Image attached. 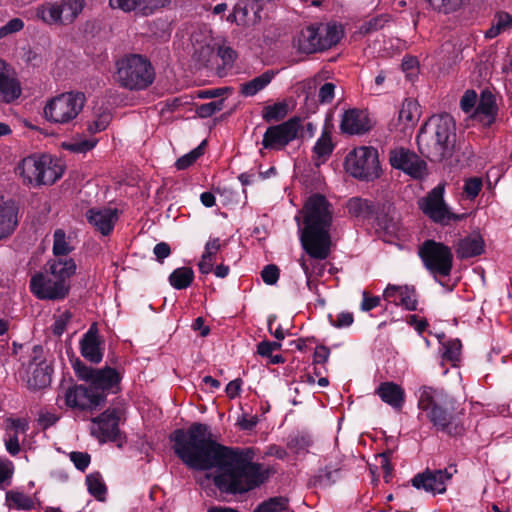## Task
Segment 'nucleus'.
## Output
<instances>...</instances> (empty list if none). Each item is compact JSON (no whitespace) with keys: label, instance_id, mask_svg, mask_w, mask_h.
<instances>
[{"label":"nucleus","instance_id":"1","mask_svg":"<svg viewBox=\"0 0 512 512\" xmlns=\"http://www.w3.org/2000/svg\"><path fill=\"white\" fill-rule=\"evenodd\" d=\"M175 455L190 469L207 471L216 468L213 483L220 492L244 494L263 484L268 470L254 463L251 448H232L214 439L209 427L192 423L187 429H176L169 436Z\"/></svg>","mask_w":512,"mask_h":512},{"label":"nucleus","instance_id":"2","mask_svg":"<svg viewBox=\"0 0 512 512\" xmlns=\"http://www.w3.org/2000/svg\"><path fill=\"white\" fill-rule=\"evenodd\" d=\"M304 227L300 241L304 251L315 260H325L330 255L332 225L331 205L320 194L312 195L303 207Z\"/></svg>","mask_w":512,"mask_h":512},{"label":"nucleus","instance_id":"3","mask_svg":"<svg viewBox=\"0 0 512 512\" xmlns=\"http://www.w3.org/2000/svg\"><path fill=\"white\" fill-rule=\"evenodd\" d=\"M416 141L420 154L430 162L450 160L459 150L454 118L447 113L432 115L420 127Z\"/></svg>","mask_w":512,"mask_h":512},{"label":"nucleus","instance_id":"4","mask_svg":"<svg viewBox=\"0 0 512 512\" xmlns=\"http://www.w3.org/2000/svg\"><path fill=\"white\" fill-rule=\"evenodd\" d=\"M116 81L123 88L142 90L154 81V69L150 61L139 54L126 55L116 62Z\"/></svg>","mask_w":512,"mask_h":512},{"label":"nucleus","instance_id":"5","mask_svg":"<svg viewBox=\"0 0 512 512\" xmlns=\"http://www.w3.org/2000/svg\"><path fill=\"white\" fill-rule=\"evenodd\" d=\"M346 171L353 177L371 181L381 174L378 150L374 147H359L351 151L345 159Z\"/></svg>","mask_w":512,"mask_h":512},{"label":"nucleus","instance_id":"6","mask_svg":"<svg viewBox=\"0 0 512 512\" xmlns=\"http://www.w3.org/2000/svg\"><path fill=\"white\" fill-rule=\"evenodd\" d=\"M85 102L86 97L82 92L62 93L46 104L44 114L52 122L69 123L79 115Z\"/></svg>","mask_w":512,"mask_h":512},{"label":"nucleus","instance_id":"7","mask_svg":"<svg viewBox=\"0 0 512 512\" xmlns=\"http://www.w3.org/2000/svg\"><path fill=\"white\" fill-rule=\"evenodd\" d=\"M419 256L433 275L443 277L450 275L453 267V254L450 247L429 239L419 247Z\"/></svg>","mask_w":512,"mask_h":512},{"label":"nucleus","instance_id":"8","mask_svg":"<svg viewBox=\"0 0 512 512\" xmlns=\"http://www.w3.org/2000/svg\"><path fill=\"white\" fill-rule=\"evenodd\" d=\"M444 184L433 188L425 197L419 199L420 210L435 223L449 225L451 221H460L467 217L466 213L455 214L450 212L443 198Z\"/></svg>","mask_w":512,"mask_h":512},{"label":"nucleus","instance_id":"9","mask_svg":"<svg viewBox=\"0 0 512 512\" xmlns=\"http://www.w3.org/2000/svg\"><path fill=\"white\" fill-rule=\"evenodd\" d=\"M451 403L442 393L435 394L432 388L423 387L418 406L421 410L429 411L428 417L435 426L446 430L453 421L452 412L447 407Z\"/></svg>","mask_w":512,"mask_h":512},{"label":"nucleus","instance_id":"10","mask_svg":"<svg viewBox=\"0 0 512 512\" xmlns=\"http://www.w3.org/2000/svg\"><path fill=\"white\" fill-rule=\"evenodd\" d=\"M73 368L78 378L89 382L94 390L103 392L105 396L106 392L115 393L119 389L120 375L111 367L95 369L77 359Z\"/></svg>","mask_w":512,"mask_h":512},{"label":"nucleus","instance_id":"11","mask_svg":"<svg viewBox=\"0 0 512 512\" xmlns=\"http://www.w3.org/2000/svg\"><path fill=\"white\" fill-rule=\"evenodd\" d=\"M302 128V119L294 116L285 122L269 126L263 135L262 146L269 150H282L297 139Z\"/></svg>","mask_w":512,"mask_h":512},{"label":"nucleus","instance_id":"12","mask_svg":"<svg viewBox=\"0 0 512 512\" xmlns=\"http://www.w3.org/2000/svg\"><path fill=\"white\" fill-rule=\"evenodd\" d=\"M120 411L118 409H107L99 416L91 419L93 426L90 429L91 435L101 443L115 442L118 447L122 446L124 436L119 429Z\"/></svg>","mask_w":512,"mask_h":512},{"label":"nucleus","instance_id":"13","mask_svg":"<svg viewBox=\"0 0 512 512\" xmlns=\"http://www.w3.org/2000/svg\"><path fill=\"white\" fill-rule=\"evenodd\" d=\"M389 162L395 169L402 170L415 179H421L427 172V164L414 151L397 147L389 151Z\"/></svg>","mask_w":512,"mask_h":512},{"label":"nucleus","instance_id":"14","mask_svg":"<svg viewBox=\"0 0 512 512\" xmlns=\"http://www.w3.org/2000/svg\"><path fill=\"white\" fill-rule=\"evenodd\" d=\"M65 403L71 408L92 411L104 405L105 395L101 391L94 390L90 384L89 386L75 385L66 391Z\"/></svg>","mask_w":512,"mask_h":512},{"label":"nucleus","instance_id":"15","mask_svg":"<svg viewBox=\"0 0 512 512\" xmlns=\"http://www.w3.org/2000/svg\"><path fill=\"white\" fill-rule=\"evenodd\" d=\"M456 472L457 469L455 466L438 470L427 468L422 473L416 474L412 478L411 484L416 489H423L433 494H442L446 491V482L450 480Z\"/></svg>","mask_w":512,"mask_h":512},{"label":"nucleus","instance_id":"16","mask_svg":"<svg viewBox=\"0 0 512 512\" xmlns=\"http://www.w3.org/2000/svg\"><path fill=\"white\" fill-rule=\"evenodd\" d=\"M69 284L53 278H46L42 273L30 280V289L39 299L57 300L68 295Z\"/></svg>","mask_w":512,"mask_h":512},{"label":"nucleus","instance_id":"17","mask_svg":"<svg viewBox=\"0 0 512 512\" xmlns=\"http://www.w3.org/2000/svg\"><path fill=\"white\" fill-rule=\"evenodd\" d=\"M170 0H109L112 8L124 12H135L142 16H149L156 10L170 4Z\"/></svg>","mask_w":512,"mask_h":512},{"label":"nucleus","instance_id":"18","mask_svg":"<svg viewBox=\"0 0 512 512\" xmlns=\"http://www.w3.org/2000/svg\"><path fill=\"white\" fill-rule=\"evenodd\" d=\"M88 222L102 235L112 231L117 219L118 210L111 208H91L86 212Z\"/></svg>","mask_w":512,"mask_h":512},{"label":"nucleus","instance_id":"19","mask_svg":"<svg viewBox=\"0 0 512 512\" xmlns=\"http://www.w3.org/2000/svg\"><path fill=\"white\" fill-rule=\"evenodd\" d=\"M100 344L101 340L98 335L97 324L93 323L80 341L82 356L91 363H99L103 357Z\"/></svg>","mask_w":512,"mask_h":512},{"label":"nucleus","instance_id":"20","mask_svg":"<svg viewBox=\"0 0 512 512\" xmlns=\"http://www.w3.org/2000/svg\"><path fill=\"white\" fill-rule=\"evenodd\" d=\"M294 47L304 54L323 51L320 28L308 26L302 29L294 42Z\"/></svg>","mask_w":512,"mask_h":512},{"label":"nucleus","instance_id":"21","mask_svg":"<svg viewBox=\"0 0 512 512\" xmlns=\"http://www.w3.org/2000/svg\"><path fill=\"white\" fill-rule=\"evenodd\" d=\"M340 130L344 134H363L370 130L367 116L358 109L347 110L342 117Z\"/></svg>","mask_w":512,"mask_h":512},{"label":"nucleus","instance_id":"22","mask_svg":"<svg viewBox=\"0 0 512 512\" xmlns=\"http://www.w3.org/2000/svg\"><path fill=\"white\" fill-rule=\"evenodd\" d=\"M261 4H255L251 0H242L234 7V22L237 25H255L261 20Z\"/></svg>","mask_w":512,"mask_h":512},{"label":"nucleus","instance_id":"23","mask_svg":"<svg viewBox=\"0 0 512 512\" xmlns=\"http://www.w3.org/2000/svg\"><path fill=\"white\" fill-rule=\"evenodd\" d=\"M419 119V107L416 102L405 100L399 110L397 122L390 124V130L399 129L402 133H406L408 129H412Z\"/></svg>","mask_w":512,"mask_h":512},{"label":"nucleus","instance_id":"24","mask_svg":"<svg viewBox=\"0 0 512 512\" xmlns=\"http://www.w3.org/2000/svg\"><path fill=\"white\" fill-rule=\"evenodd\" d=\"M376 394L395 409H401L405 400L404 390L394 382H383L376 389Z\"/></svg>","mask_w":512,"mask_h":512},{"label":"nucleus","instance_id":"25","mask_svg":"<svg viewBox=\"0 0 512 512\" xmlns=\"http://www.w3.org/2000/svg\"><path fill=\"white\" fill-rule=\"evenodd\" d=\"M42 166V157L29 156L24 158L17 166L16 170L22 177L23 183L30 185H39V178Z\"/></svg>","mask_w":512,"mask_h":512},{"label":"nucleus","instance_id":"26","mask_svg":"<svg viewBox=\"0 0 512 512\" xmlns=\"http://www.w3.org/2000/svg\"><path fill=\"white\" fill-rule=\"evenodd\" d=\"M375 220L380 228L388 233H394L397 229V218L394 206L389 202H377Z\"/></svg>","mask_w":512,"mask_h":512},{"label":"nucleus","instance_id":"27","mask_svg":"<svg viewBox=\"0 0 512 512\" xmlns=\"http://www.w3.org/2000/svg\"><path fill=\"white\" fill-rule=\"evenodd\" d=\"M484 252V240L480 235L460 239L456 246V255L460 259L476 257Z\"/></svg>","mask_w":512,"mask_h":512},{"label":"nucleus","instance_id":"28","mask_svg":"<svg viewBox=\"0 0 512 512\" xmlns=\"http://www.w3.org/2000/svg\"><path fill=\"white\" fill-rule=\"evenodd\" d=\"M18 225L17 207L14 203L0 205V240L10 236Z\"/></svg>","mask_w":512,"mask_h":512},{"label":"nucleus","instance_id":"29","mask_svg":"<svg viewBox=\"0 0 512 512\" xmlns=\"http://www.w3.org/2000/svg\"><path fill=\"white\" fill-rule=\"evenodd\" d=\"M47 266L52 277L64 283H68V279L76 271V264L72 258H56L48 261Z\"/></svg>","mask_w":512,"mask_h":512},{"label":"nucleus","instance_id":"30","mask_svg":"<svg viewBox=\"0 0 512 512\" xmlns=\"http://www.w3.org/2000/svg\"><path fill=\"white\" fill-rule=\"evenodd\" d=\"M53 369L50 365L34 366L28 368L27 386L31 390L46 388L51 383Z\"/></svg>","mask_w":512,"mask_h":512},{"label":"nucleus","instance_id":"31","mask_svg":"<svg viewBox=\"0 0 512 512\" xmlns=\"http://www.w3.org/2000/svg\"><path fill=\"white\" fill-rule=\"evenodd\" d=\"M398 294L400 303L409 311L417 308L416 292L413 287L408 286H388L384 292L386 297H394Z\"/></svg>","mask_w":512,"mask_h":512},{"label":"nucleus","instance_id":"32","mask_svg":"<svg viewBox=\"0 0 512 512\" xmlns=\"http://www.w3.org/2000/svg\"><path fill=\"white\" fill-rule=\"evenodd\" d=\"M21 95V85L17 78L10 76L7 71L0 78V100L11 103Z\"/></svg>","mask_w":512,"mask_h":512},{"label":"nucleus","instance_id":"33","mask_svg":"<svg viewBox=\"0 0 512 512\" xmlns=\"http://www.w3.org/2000/svg\"><path fill=\"white\" fill-rule=\"evenodd\" d=\"M377 202L362 198H352L347 203L348 212L357 218L371 219L376 212Z\"/></svg>","mask_w":512,"mask_h":512},{"label":"nucleus","instance_id":"34","mask_svg":"<svg viewBox=\"0 0 512 512\" xmlns=\"http://www.w3.org/2000/svg\"><path fill=\"white\" fill-rule=\"evenodd\" d=\"M274 75L275 72L273 70H267L260 76L241 84L240 93L246 97L254 96L271 82Z\"/></svg>","mask_w":512,"mask_h":512},{"label":"nucleus","instance_id":"35","mask_svg":"<svg viewBox=\"0 0 512 512\" xmlns=\"http://www.w3.org/2000/svg\"><path fill=\"white\" fill-rule=\"evenodd\" d=\"M36 17L48 25H64L58 3H46L36 9Z\"/></svg>","mask_w":512,"mask_h":512},{"label":"nucleus","instance_id":"36","mask_svg":"<svg viewBox=\"0 0 512 512\" xmlns=\"http://www.w3.org/2000/svg\"><path fill=\"white\" fill-rule=\"evenodd\" d=\"M58 5L64 25H70L82 13L86 3L84 0H62Z\"/></svg>","mask_w":512,"mask_h":512},{"label":"nucleus","instance_id":"37","mask_svg":"<svg viewBox=\"0 0 512 512\" xmlns=\"http://www.w3.org/2000/svg\"><path fill=\"white\" fill-rule=\"evenodd\" d=\"M510 28H512V16L504 11L497 12L492 20L491 27L485 32V37L488 39L495 38Z\"/></svg>","mask_w":512,"mask_h":512},{"label":"nucleus","instance_id":"38","mask_svg":"<svg viewBox=\"0 0 512 512\" xmlns=\"http://www.w3.org/2000/svg\"><path fill=\"white\" fill-rule=\"evenodd\" d=\"M340 471V467L328 465L310 479V485L317 487L335 484L340 478Z\"/></svg>","mask_w":512,"mask_h":512},{"label":"nucleus","instance_id":"39","mask_svg":"<svg viewBox=\"0 0 512 512\" xmlns=\"http://www.w3.org/2000/svg\"><path fill=\"white\" fill-rule=\"evenodd\" d=\"M496 114L495 98L491 92H482L480 102L476 107L475 117H481L482 115L487 119V123L490 124L494 120Z\"/></svg>","mask_w":512,"mask_h":512},{"label":"nucleus","instance_id":"40","mask_svg":"<svg viewBox=\"0 0 512 512\" xmlns=\"http://www.w3.org/2000/svg\"><path fill=\"white\" fill-rule=\"evenodd\" d=\"M194 279V272L189 267L175 269L169 276L170 284L178 290L186 289Z\"/></svg>","mask_w":512,"mask_h":512},{"label":"nucleus","instance_id":"41","mask_svg":"<svg viewBox=\"0 0 512 512\" xmlns=\"http://www.w3.org/2000/svg\"><path fill=\"white\" fill-rule=\"evenodd\" d=\"M61 176L62 168L56 165L52 166L51 161H48V158L43 156L39 185H51Z\"/></svg>","mask_w":512,"mask_h":512},{"label":"nucleus","instance_id":"42","mask_svg":"<svg viewBox=\"0 0 512 512\" xmlns=\"http://www.w3.org/2000/svg\"><path fill=\"white\" fill-rule=\"evenodd\" d=\"M289 499L283 496L271 497L260 503L253 512H287Z\"/></svg>","mask_w":512,"mask_h":512},{"label":"nucleus","instance_id":"43","mask_svg":"<svg viewBox=\"0 0 512 512\" xmlns=\"http://www.w3.org/2000/svg\"><path fill=\"white\" fill-rule=\"evenodd\" d=\"M288 104L286 102H277L273 105L265 106L262 110V118L267 122H279L288 115Z\"/></svg>","mask_w":512,"mask_h":512},{"label":"nucleus","instance_id":"44","mask_svg":"<svg viewBox=\"0 0 512 512\" xmlns=\"http://www.w3.org/2000/svg\"><path fill=\"white\" fill-rule=\"evenodd\" d=\"M86 484L91 495H93L99 501L105 500L107 487L102 481V477L99 472L89 474L86 477Z\"/></svg>","mask_w":512,"mask_h":512},{"label":"nucleus","instance_id":"45","mask_svg":"<svg viewBox=\"0 0 512 512\" xmlns=\"http://www.w3.org/2000/svg\"><path fill=\"white\" fill-rule=\"evenodd\" d=\"M319 28L321 32L323 50L331 48L340 41L342 32L336 25L327 24L322 25Z\"/></svg>","mask_w":512,"mask_h":512},{"label":"nucleus","instance_id":"46","mask_svg":"<svg viewBox=\"0 0 512 512\" xmlns=\"http://www.w3.org/2000/svg\"><path fill=\"white\" fill-rule=\"evenodd\" d=\"M334 149V144L331 139L330 131L324 129L321 137L316 142L313 151L318 158H327L331 155Z\"/></svg>","mask_w":512,"mask_h":512},{"label":"nucleus","instance_id":"47","mask_svg":"<svg viewBox=\"0 0 512 512\" xmlns=\"http://www.w3.org/2000/svg\"><path fill=\"white\" fill-rule=\"evenodd\" d=\"M53 254L57 258H66V256L72 251V247L66 241V234L64 230L57 229L53 235Z\"/></svg>","mask_w":512,"mask_h":512},{"label":"nucleus","instance_id":"48","mask_svg":"<svg viewBox=\"0 0 512 512\" xmlns=\"http://www.w3.org/2000/svg\"><path fill=\"white\" fill-rule=\"evenodd\" d=\"M389 22V15L381 14L365 21L359 28V32L363 35L370 34L383 29Z\"/></svg>","mask_w":512,"mask_h":512},{"label":"nucleus","instance_id":"49","mask_svg":"<svg viewBox=\"0 0 512 512\" xmlns=\"http://www.w3.org/2000/svg\"><path fill=\"white\" fill-rule=\"evenodd\" d=\"M97 143L96 139H73L70 142L62 143V147L65 150L71 151L73 153H86L92 150Z\"/></svg>","mask_w":512,"mask_h":512},{"label":"nucleus","instance_id":"50","mask_svg":"<svg viewBox=\"0 0 512 512\" xmlns=\"http://www.w3.org/2000/svg\"><path fill=\"white\" fill-rule=\"evenodd\" d=\"M6 499L8 502L13 504L16 508L29 510L33 507L32 499L24 493L17 491H8L6 493Z\"/></svg>","mask_w":512,"mask_h":512},{"label":"nucleus","instance_id":"51","mask_svg":"<svg viewBox=\"0 0 512 512\" xmlns=\"http://www.w3.org/2000/svg\"><path fill=\"white\" fill-rule=\"evenodd\" d=\"M465 0H428L434 10L449 14L458 10Z\"/></svg>","mask_w":512,"mask_h":512},{"label":"nucleus","instance_id":"52","mask_svg":"<svg viewBox=\"0 0 512 512\" xmlns=\"http://www.w3.org/2000/svg\"><path fill=\"white\" fill-rule=\"evenodd\" d=\"M205 144L206 141H203L198 147L193 149L190 153L180 157L175 163L177 169L184 170L191 166L203 154V148Z\"/></svg>","mask_w":512,"mask_h":512},{"label":"nucleus","instance_id":"53","mask_svg":"<svg viewBox=\"0 0 512 512\" xmlns=\"http://www.w3.org/2000/svg\"><path fill=\"white\" fill-rule=\"evenodd\" d=\"M224 100L220 99L209 103L201 104L196 108V113L201 118H207L212 116L215 112L223 109Z\"/></svg>","mask_w":512,"mask_h":512},{"label":"nucleus","instance_id":"54","mask_svg":"<svg viewBox=\"0 0 512 512\" xmlns=\"http://www.w3.org/2000/svg\"><path fill=\"white\" fill-rule=\"evenodd\" d=\"M13 473V463L9 460H0V488H5L10 485Z\"/></svg>","mask_w":512,"mask_h":512},{"label":"nucleus","instance_id":"55","mask_svg":"<svg viewBox=\"0 0 512 512\" xmlns=\"http://www.w3.org/2000/svg\"><path fill=\"white\" fill-rule=\"evenodd\" d=\"M310 444L311 440L309 437L304 435H295L289 439L287 446L294 452L299 453L301 451H306Z\"/></svg>","mask_w":512,"mask_h":512},{"label":"nucleus","instance_id":"56","mask_svg":"<svg viewBox=\"0 0 512 512\" xmlns=\"http://www.w3.org/2000/svg\"><path fill=\"white\" fill-rule=\"evenodd\" d=\"M195 56L201 62V65L207 67L216 57L215 50L210 45H203L195 52Z\"/></svg>","mask_w":512,"mask_h":512},{"label":"nucleus","instance_id":"57","mask_svg":"<svg viewBox=\"0 0 512 512\" xmlns=\"http://www.w3.org/2000/svg\"><path fill=\"white\" fill-rule=\"evenodd\" d=\"M482 188V179L478 177H472L466 180L463 191L466 196L470 199L475 198Z\"/></svg>","mask_w":512,"mask_h":512},{"label":"nucleus","instance_id":"58","mask_svg":"<svg viewBox=\"0 0 512 512\" xmlns=\"http://www.w3.org/2000/svg\"><path fill=\"white\" fill-rule=\"evenodd\" d=\"M49 365L45 358V352L41 345H35L32 349V353L30 355L29 369H32L34 366H44Z\"/></svg>","mask_w":512,"mask_h":512},{"label":"nucleus","instance_id":"59","mask_svg":"<svg viewBox=\"0 0 512 512\" xmlns=\"http://www.w3.org/2000/svg\"><path fill=\"white\" fill-rule=\"evenodd\" d=\"M70 460L73 462L75 467L80 471H85V469L90 464L91 457L87 452H71L69 454Z\"/></svg>","mask_w":512,"mask_h":512},{"label":"nucleus","instance_id":"60","mask_svg":"<svg viewBox=\"0 0 512 512\" xmlns=\"http://www.w3.org/2000/svg\"><path fill=\"white\" fill-rule=\"evenodd\" d=\"M262 280L268 285H274L279 279V269L274 264H269L264 267L261 272Z\"/></svg>","mask_w":512,"mask_h":512},{"label":"nucleus","instance_id":"61","mask_svg":"<svg viewBox=\"0 0 512 512\" xmlns=\"http://www.w3.org/2000/svg\"><path fill=\"white\" fill-rule=\"evenodd\" d=\"M24 23L20 18H13L7 22L6 25L0 28V39L6 37L9 34L22 30Z\"/></svg>","mask_w":512,"mask_h":512},{"label":"nucleus","instance_id":"62","mask_svg":"<svg viewBox=\"0 0 512 512\" xmlns=\"http://www.w3.org/2000/svg\"><path fill=\"white\" fill-rule=\"evenodd\" d=\"M335 85L333 83L327 82L323 84L318 93L319 102L321 104L331 103L334 98Z\"/></svg>","mask_w":512,"mask_h":512},{"label":"nucleus","instance_id":"63","mask_svg":"<svg viewBox=\"0 0 512 512\" xmlns=\"http://www.w3.org/2000/svg\"><path fill=\"white\" fill-rule=\"evenodd\" d=\"M215 54L216 57H220L222 59L223 65L233 64L236 58V52L231 47L227 46H218Z\"/></svg>","mask_w":512,"mask_h":512},{"label":"nucleus","instance_id":"64","mask_svg":"<svg viewBox=\"0 0 512 512\" xmlns=\"http://www.w3.org/2000/svg\"><path fill=\"white\" fill-rule=\"evenodd\" d=\"M221 249V243L219 238H214L208 241L205 245V252L203 253V257L205 259H210L214 262L217 252Z\"/></svg>","mask_w":512,"mask_h":512}]
</instances>
